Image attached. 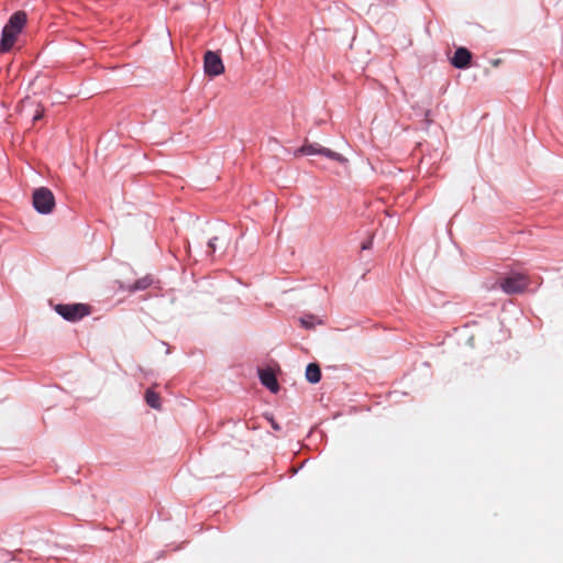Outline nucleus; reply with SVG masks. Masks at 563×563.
Masks as SVG:
<instances>
[{
	"instance_id": "1",
	"label": "nucleus",
	"mask_w": 563,
	"mask_h": 563,
	"mask_svg": "<svg viewBox=\"0 0 563 563\" xmlns=\"http://www.w3.org/2000/svg\"><path fill=\"white\" fill-rule=\"evenodd\" d=\"M26 13L24 11H16L11 15L8 23L4 25L2 30L1 41H0V51L9 52L16 38L18 35L22 32L25 23H26Z\"/></svg>"
},
{
	"instance_id": "2",
	"label": "nucleus",
	"mask_w": 563,
	"mask_h": 563,
	"mask_svg": "<svg viewBox=\"0 0 563 563\" xmlns=\"http://www.w3.org/2000/svg\"><path fill=\"white\" fill-rule=\"evenodd\" d=\"M55 311L67 321H78L91 313L90 306L86 303H59Z\"/></svg>"
},
{
	"instance_id": "3",
	"label": "nucleus",
	"mask_w": 563,
	"mask_h": 563,
	"mask_svg": "<svg viewBox=\"0 0 563 563\" xmlns=\"http://www.w3.org/2000/svg\"><path fill=\"white\" fill-rule=\"evenodd\" d=\"M500 289L508 294L522 292L529 285V278L523 274H511L505 278H500L498 282Z\"/></svg>"
},
{
	"instance_id": "4",
	"label": "nucleus",
	"mask_w": 563,
	"mask_h": 563,
	"mask_svg": "<svg viewBox=\"0 0 563 563\" xmlns=\"http://www.w3.org/2000/svg\"><path fill=\"white\" fill-rule=\"evenodd\" d=\"M33 206L42 214L51 213L55 207L53 192L45 187L37 188L33 192Z\"/></svg>"
},
{
	"instance_id": "5",
	"label": "nucleus",
	"mask_w": 563,
	"mask_h": 563,
	"mask_svg": "<svg viewBox=\"0 0 563 563\" xmlns=\"http://www.w3.org/2000/svg\"><path fill=\"white\" fill-rule=\"evenodd\" d=\"M323 155L330 159H333V161H336L341 164H346L347 163V158H345L344 156H342L341 154L334 152V151H331L327 147H323L317 143L314 144H303L301 147H299L297 151H296V155Z\"/></svg>"
},
{
	"instance_id": "6",
	"label": "nucleus",
	"mask_w": 563,
	"mask_h": 563,
	"mask_svg": "<svg viewBox=\"0 0 563 563\" xmlns=\"http://www.w3.org/2000/svg\"><path fill=\"white\" fill-rule=\"evenodd\" d=\"M203 68L206 75L216 77L224 73V65L218 53L208 51L203 58Z\"/></svg>"
},
{
	"instance_id": "7",
	"label": "nucleus",
	"mask_w": 563,
	"mask_h": 563,
	"mask_svg": "<svg viewBox=\"0 0 563 563\" xmlns=\"http://www.w3.org/2000/svg\"><path fill=\"white\" fill-rule=\"evenodd\" d=\"M472 54L471 52L465 47H459L452 59L451 63L456 68H466L471 63Z\"/></svg>"
},
{
	"instance_id": "8",
	"label": "nucleus",
	"mask_w": 563,
	"mask_h": 563,
	"mask_svg": "<svg viewBox=\"0 0 563 563\" xmlns=\"http://www.w3.org/2000/svg\"><path fill=\"white\" fill-rule=\"evenodd\" d=\"M261 383L267 387L272 393H277L279 389L276 376L272 369L260 371Z\"/></svg>"
},
{
	"instance_id": "9",
	"label": "nucleus",
	"mask_w": 563,
	"mask_h": 563,
	"mask_svg": "<svg viewBox=\"0 0 563 563\" xmlns=\"http://www.w3.org/2000/svg\"><path fill=\"white\" fill-rule=\"evenodd\" d=\"M306 378L309 383L317 384L321 379V371L318 364L310 363L306 368Z\"/></svg>"
},
{
	"instance_id": "10",
	"label": "nucleus",
	"mask_w": 563,
	"mask_h": 563,
	"mask_svg": "<svg viewBox=\"0 0 563 563\" xmlns=\"http://www.w3.org/2000/svg\"><path fill=\"white\" fill-rule=\"evenodd\" d=\"M145 400L150 407L154 409H161V397L157 393L153 391L152 389L146 390Z\"/></svg>"
},
{
	"instance_id": "11",
	"label": "nucleus",
	"mask_w": 563,
	"mask_h": 563,
	"mask_svg": "<svg viewBox=\"0 0 563 563\" xmlns=\"http://www.w3.org/2000/svg\"><path fill=\"white\" fill-rule=\"evenodd\" d=\"M300 322L302 324V327L307 328V329H312L316 324H322V320L321 319H318L317 317L314 316H305L300 319Z\"/></svg>"
},
{
	"instance_id": "12",
	"label": "nucleus",
	"mask_w": 563,
	"mask_h": 563,
	"mask_svg": "<svg viewBox=\"0 0 563 563\" xmlns=\"http://www.w3.org/2000/svg\"><path fill=\"white\" fill-rule=\"evenodd\" d=\"M148 285H150V280L147 278L140 279V280L135 282V284L133 286V289L134 290H142V289L147 288Z\"/></svg>"
},
{
	"instance_id": "13",
	"label": "nucleus",
	"mask_w": 563,
	"mask_h": 563,
	"mask_svg": "<svg viewBox=\"0 0 563 563\" xmlns=\"http://www.w3.org/2000/svg\"><path fill=\"white\" fill-rule=\"evenodd\" d=\"M216 240H217L216 238L211 239L209 241V243H208V245H209V247L211 249L212 252L216 250V243H214Z\"/></svg>"
},
{
	"instance_id": "14",
	"label": "nucleus",
	"mask_w": 563,
	"mask_h": 563,
	"mask_svg": "<svg viewBox=\"0 0 563 563\" xmlns=\"http://www.w3.org/2000/svg\"><path fill=\"white\" fill-rule=\"evenodd\" d=\"M42 115H43V110L37 111V112H36V114H35V115H34V118H33V119H34V121H36V120L41 119V118H42Z\"/></svg>"
},
{
	"instance_id": "15",
	"label": "nucleus",
	"mask_w": 563,
	"mask_h": 563,
	"mask_svg": "<svg viewBox=\"0 0 563 563\" xmlns=\"http://www.w3.org/2000/svg\"><path fill=\"white\" fill-rule=\"evenodd\" d=\"M371 247H372V241H368V242H366V243H364V244L362 245V249H363V250H367V249H371Z\"/></svg>"
}]
</instances>
